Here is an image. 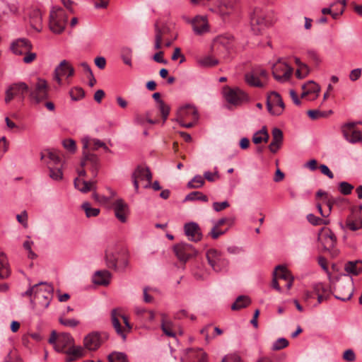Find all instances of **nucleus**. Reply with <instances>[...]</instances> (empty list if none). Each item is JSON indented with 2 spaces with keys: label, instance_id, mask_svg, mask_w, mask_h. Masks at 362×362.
Here are the masks:
<instances>
[{
  "label": "nucleus",
  "instance_id": "a878e982",
  "mask_svg": "<svg viewBox=\"0 0 362 362\" xmlns=\"http://www.w3.org/2000/svg\"><path fill=\"white\" fill-rule=\"evenodd\" d=\"M194 32L197 35H202L209 31V25L206 18L196 16L192 21Z\"/></svg>",
  "mask_w": 362,
  "mask_h": 362
},
{
  "label": "nucleus",
  "instance_id": "0e129e2a",
  "mask_svg": "<svg viewBox=\"0 0 362 362\" xmlns=\"http://www.w3.org/2000/svg\"><path fill=\"white\" fill-rule=\"evenodd\" d=\"M230 206L228 202L224 201L222 202H214L213 203V209L214 211L219 212L225 209L228 208Z\"/></svg>",
  "mask_w": 362,
  "mask_h": 362
},
{
  "label": "nucleus",
  "instance_id": "20e7f679",
  "mask_svg": "<svg viewBox=\"0 0 362 362\" xmlns=\"http://www.w3.org/2000/svg\"><path fill=\"white\" fill-rule=\"evenodd\" d=\"M48 84L47 81L41 78H37L36 83L32 88L29 89V96L30 100L36 104L48 98Z\"/></svg>",
  "mask_w": 362,
  "mask_h": 362
},
{
  "label": "nucleus",
  "instance_id": "dca6fc26",
  "mask_svg": "<svg viewBox=\"0 0 362 362\" xmlns=\"http://www.w3.org/2000/svg\"><path fill=\"white\" fill-rule=\"evenodd\" d=\"M74 74V69L66 60H62L60 64L55 68L54 78L59 85L62 84L61 76L66 77L72 76Z\"/></svg>",
  "mask_w": 362,
  "mask_h": 362
},
{
  "label": "nucleus",
  "instance_id": "b1692460",
  "mask_svg": "<svg viewBox=\"0 0 362 362\" xmlns=\"http://www.w3.org/2000/svg\"><path fill=\"white\" fill-rule=\"evenodd\" d=\"M272 141L269 145V151L275 153L281 148L283 142V132L279 128H274L272 129Z\"/></svg>",
  "mask_w": 362,
  "mask_h": 362
},
{
  "label": "nucleus",
  "instance_id": "8fccbe9b",
  "mask_svg": "<svg viewBox=\"0 0 362 362\" xmlns=\"http://www.w3.org/2000/svg\"><path fill=\"white\" fill-rule=\"evenodd\" d=\"M69 95L72 100L77 101L85 96V92L81 87H74L70 90Z\"/></svg>",
  "mask_w": 362,
  "mask_h": 362
},
{
  "label": "nucleus",
  "instance_id": "ddd939ff",
  "mask_svg": "<svg viewBox=\"0 0 362 362\" xmlns=\"http://www.w3.org/2000/svg\"><path fill=\"white\" fill-rule=\"evenodd\" d=\"M293 71V68L286 63L278 62L273 66L272 74L276 81L284 82L291 78Z\"/></svg>",
  "mask_w": 362,
  "mask_h": 362
},
{
  "label": "nucleus",
  "instance_id": "680f3d73",
  "mask_svg": "<svg viewBox=\"0 0 362 362\" xmlns=\"http://www.w3.org/2000/svg\"><path fill=\"white\" fill-rule=\"evenodd\" d=\"M342 358L347 362H354L356 358V354L352 349L346 350L343 354Z\"/></svg>",
  "mask_w": 362,
  "mask_h": 362
},
{
  "label": "nucleus",
  "instance_id": "58836bf2",
  "mask_svg": "<svg viewBox=\"0 0 362 362\" xmlns=\"http://www.w3.org/2000/svg\"><path fill=\"white\" fill-rule=\"evenodd\" d=\"M251 300L247 296H239L231 305L233 310H239L250 305Z\"/></svg>",
  "mask_w": 362,
  "mask_h": 362
},
{
  "label": "nucleus",
  "instance_id": "a19ab883",
  "mask_svg": "<svg viewBox=\"0 0 362 362\" xmlns=\"http://www.w3.org/2000/svg\"><path fill=\"white\" fill-rule=\"evenodd\" d=\"M48 168L49 170V177L56 181H59L63 178V173L62 165L53 166L51 163H48Z\"/></svg>",
  "mask_w": 362,
  "mask_h": 362
},
{
  "label": "nucleus",
  "instance_id": "a211bd4d",
  "mask_svg": "<svg viewBox=\"0 0 362 362\" xmlns=\"http://www.w3.org/2000/svg\"><path fill=\"white\" fill-rule=\"evenodd\" d=\"M185 233L188 239L193 242H198L202 238L201 228L195 222H190L185 224Z\"/></svg>",
  "mask_w": 362,
  "mask_h": 362
},
{
  "label": "nucleus",
  "instance_id": "5701e85b",
  "mask_svg": "<svg viewBox=\"0 0 362 362\" xmlns=\"http://www.w3.org/2000/svg\"><path fill=\"white\" fill-rule=\"evenodd\" d=\"M116 218L122 223L127 221L128 206L122 199H117L113 204Z\"/></svg>",
  "mask_w": 362,
  "mask_h": 362
},
{
  "label": "nucleus",
  "instance_id": "2f4dec72",
  "mask_svg": "<svg viewBox=\"0 0 362 362\" xmlns=\"http://www.w3.org/2000/svg\"><path fill=\"white\" fill-rule=\"evenodd\" d=\"M66 354L67 355L66 361L71 362L76 360V358L82 356L84 353V349L82 346H74L71 345L66 351Z\"/></svg>",
  "mask_w": 362,
  "mask_h": 362
},
{
  "label": "nucleus",
  "instance_id": "e2e57ef3",
  "mask_svg": "<svg viewBox=\"0 0 362 362\" xmlns=\"http://www.w3.org/2000/svg\"><path fill=\"white\" fill-rule=\"evenodd\" d=\"M59 322L64 326L70 327H75L79 324V322L75 319H66L63 317L59 318Z\"/></svg>",
  "mask_w": 362,
  "mask_h": 362
},
{
  "label": "nucleus",
  "instance_id": "79ce46f5",
  "mask_svg": "<svg viewBox=\"0 0 362 362\" xmlns=\"http://www.w3.org/2000/svg\"><path fill=\"white\" fill-rule=\"evenodd\" d=\"M245 80L248 84L255 87H262L263 84L259 81L258 73L252 71L245 74Z\"/></svg>",
  "mask_w": 362,
  "mask_h": 362
},
{
  "label": "nucleus",
  "instance_id": "1a4fd4ad",
  "mask_svg": "<svg viewBox=\"0 0 362 362\" xmlns=\"http://www.w3.org/2000/svg\"><path fill=\"white\" fill-rule=\"evenodd\" d=\"M267 107L268 112L272 115L279 116L282 114L285 105L281 95L277 92L272 91L268 95Z\"/></svg>",
  "mask_w": 362,
  "mask_h": 362
},
{
  "label": "nucleus",
  "instance_id": "9d476101",
  "mask_svg": "<svg viewBox=\"0 0 362 362\" xmlns=\"http://www.w3.org/2000/svg\"><path fill=\"white\" fill-rule=\"evenodd\" d=\"M29 91V86L24 82L14 83L6 89L5 103H10L14 97L19 96L23 101L25 99L24 93Z\"/></svg>",
  "mask_w": 362,
  "mask_h": 362
},
{
  "label": "nucleus",
  "instance_id": "774afa93",
  "mask_svg": "<svg viewBox=\"0 0 362 362\" xmlns=\"http://www.w3.org/2000/svg\"><path fill=\"white\" fill-rule=\"evenodd\" d=\"M221 362H242L241 358L237 354H229L226 356Z\"/></svg>",
  "mask_w": 362,
  "mask_h": 362
},
{
  "label": "nucleus",
  "instance_id": "3c124183",
  "mask_svg": "<svg viewBox=\"0 0 362 362\" xmlns=\"http://www.w3.org/2000/svg\"><path fill=\"white\" fill-rule=\"evenodd\" d=\"M132 50L129 47H123L121 51V57L122 59L123 62L132 66Z\"/></svg>",
  "mask_w": 362,
  "mask_h": 362
},
{
  "label": "nucleus",
  "instance_id": "bf43d9fd",
  "mask_svg": "<svg viewBox=\"0 0 362 362\" xmlns=\"http://www.w3.org/2000/svg\"><path fill=\"white\" fill-rule=\"evenodd\" d=\"M33 245V242L30 240L25 241L23 245L24 249L28 251V257L32 259L37 257V255L32 250Z\"/></svg>",
  "mask_w": 362,
  "mask_h": 362
},
{
  "label": "nucleus",
  "instance_id": "7ed1b4c3",
  "mask_svg": "<svg viewBox=\"0 0 362 362\" xmlns=\"http://www.w3.org/2000/svg\"><path fill=\"white\" fill-rule=\"evenodd\" d=\"M111 320L117 334L121 336L123 340H125L126 333L129 332L132 328L127 317L120 315L117 313V309H113L111 312Z\"/></svg>",
  "mask_w": 362,
  "mask_h": 362
},
{
  "label": "nucleus",
  "instance_id": "a18cd8bd",
  "mask_svg": "<svg viewBox=\"0 0 362 362\" xmlns=\"http://www.w3.org/2000/svg\"><path fill=\"white\" fill-rule=\"evenodd\" d=\"M81 208L84 210L86 216L88 218L95 217L100 214V209L91 207L89 202L83 203Z\"/></svg>",
  "mask_w": 362,
  "mask_h": 362
},
{
  "label": "nucleus",
  "instance_id": "f704fd0d",
  "mask_svg": "<svg viewBox=\"0 0 362 362\" xmlns=\"http://www.w3.org/2000/svg\"><path fill=\"white\" fill-rule=\"evenodd\" d=\"M302 89L303 93L301 94V98H304L310 93H315L316 95L315 98H317L318 93L320 91V86L313 81H310L308 83L303 84L302 86Z\"/></svg>",
  "mask_w": 362,
  "mask_h": 362
},
{
  "label": "nucleus",
  "instance_id": "69168bd1",
  "mask_svg": "<svg viewBox=\"0 0 362 362\" xmlns=\"http://www.w3.org/2000/svg\"><path fill=\"white\" fill-rule=\"evenodd\" d=\"M228 229H226L225 230H221L219 229L218 227H216L215 225L211 228V230L209 233V235L211 236L213 239H217L219 236L225 234Z\"/></svg>",
  "mask_w": 362,
  "mask_h": 362
},
{
  "label": "nucleus",
  "instance_id": "4468645a",
  "mask_svg": "<svg viewBox=\"0 0 362 362\" xmlns=\"http://www.w3.org/2000/svg\"><path fill=\"white\" fill-rule=\"evenodd\" d=\"M356 122H348L341 126V132L344 137L352 144L362 140V133L356 129Z\"/></svg>",
  "mask_w": 362,
  "mask_h": 362
},
{
  "label": "nucleus",
  "instance_id": "c756f323",
  "mask_svg": "<svg viewBox=\"0 0 362 362\" xmlns=\"http://www.w3.org/2000/svg\"><path fill=\"white\" fill-rule=\"evenodd\" d=\"M178 117L180 119L189 117L194 121L198 119L197 111L194 107L191 105H187L185 107L180 108L178 111Z\"/></svg>",
  "mask_w": 362,
  "mask_h": 362
},
{
  "label": "nucleus",
  "instance_id": "393cba45",
  "mask_svg": "<svg viewBox=\"0 0 362 362\" xmlns=\"http://www.w3.org/2000/svg\"><path fill=\"white\" fill-rule=\"evenodd\" d=\"M94 179L95 178H93L91 180L86 181L76 177L74 181V187L83 193H86L91 190L94 191L96 189V180Z\"/></svg>",
  "mask_w": 362,
  "mask_h": 362
},
{
  "label": "nucleus",
  "instance_id": "f8f14e48",
  "mask_svg": "<svg viewBox=\"0 0 362 362\" xmlns=\"http://www.w3.org/2000/svg\"><path fill=\"white\" fill-rule=\"evenodd\" d=\"M88 166L93 178H95L100 168V160L97 155L89 151H83V157L81 161V167Z\"/></svg>",
  "mask_w": 362,
  "mask_h": 362
},
{
  "label": "nucleus",
  "instance_id": "39448f33",
  "mask_svg": "<svg viewBox=\"0 0 362 362\" xmlns=\"http://www.w3.org/2000/svg\"><path fill=\"white\" fill-rule=\"evenodd\" d=\"M48 341L54 345V348L57 352L65 353L66 349H69L73 345L74 339L69 333L57 334L55 331H52Z\"/></svg>",
  "mask_w": 362,
  "mask_h": 362
},
{
  "label": "nucleus",
  "instance_id": "412c9836",
  "mask_svg": "<svg viewBox=\"0 0 362 362\" xmlns=\"http://www.w3.org/2000/svg\"><path fill=\"white\" fill-rule=\"evenodd\" d=\"M32 48L30 42L25 38H20L14 41L11 45V51L17 55H23L28 52Z\"/></svg>",
  "mask_w": 362,
  "mask_h": 362
},
{
  "label": "nucleus",
  "instance_id": "c9c22d12",
  "mask_svg": "<svg viewBox=\"0 0 362 362\" xmlns=\"http://www.w3.org/2000/svg\"><path fill=\"white\" fill-rule=\"evenodd\" d=\"M192 274L194 279L198 281H204L209 276V272L202 263H197L194 266Z\"/></svg>",
  "mask_w": 362,
  "mask_h": 362
},
{
  "label": "nucleus",
  "instance_id": "338daca9",
  "mask_svg": "<svg viewBox=\"0 0 362 362\" xmlns=\"http://www.w3.org/2000/svg\"><path fill=\"white\" fill-rule=\"evenodd\" d=\"M148 291H153L152 287L146 286L144 288V300L146 303H151L153 302V298L148 294Z\"/></svg>",
  "mask_w": 362,
  "mask_h": 362
},
{
  "label": "nucleus",
  "instance_id": "423d86ee",
  "mask_svg": "<svg viewBox=\"0 0 362 362\" xmlns=\"http://www.w3.org/2000/svg\"><path fill=\"white\" fill-rule=\"evenodd\" d=\"M206 257L209 264L216 272L223 271L228 264V261L226 258L216 250H209L206 253Z\"/></svg>",
  "mask_w": 362,
  "mask_h": 362
},
{
  "label": "nucleus",
  "instance_id": "864d4df0",
  "mask_svg": "<svg viewBox=\"0 0 362 362\" xmlns=\"http://www.w3.org/2000/svg\"><path fill=\"white\" fill-rule=\"evenodd\" d=\"M308 221L313 226L327 225L329 223L328 221L323 220L313 214H310L307 216Z\"/></svg>",
  "mask_w": 362,
  "mask_h": 362
},
{
  "label": "nucleus",
  "instance_id": "603ef678",
  "mask_svg": "<svg viewBox=\"0 0 362 362\" xmlns=\"http://www.w3.org/2000/svg\"><path fill=\"white\" fill-rule=\"evenodd\" d=\"M129 266V259L125 253L121 252L120 257L117 263V269L116 271L123 272Z\"/></svg>",
  "mask_w": 362,
  "mask_h": 362
},
{
  "label": "nucleus",
  "instance_id": "c03bdc74",
  "mask_svg": "<svg viewBox=\"0 0 362 362\" xmlns=\"http://www.w3.org/2000/svg\"><path fill=\"white\" fill-rule=\"evenodd\" d=\"M199 200L204 202H207L209 199L207 196L204 194L202 192L199 191H194L188 194L185 199V201H194Z\"/></svg>",
  "mask_w": 362,
  "mask_h": 362
},
{
  "label": "nucleus",
  "instance_id": "2eb2a0df",
  "mask_svg": "<svg viewBox=\"0 0 362 362\" xmlns=\"http://www.w3.org/2000/svg\"><path fill=\"white\" fill-rule=\"evenodd\" d=\"M174 252L178 259L184 264L197 254V251L192 245L184 243L175 245Z\"/></svg>",
  "mask_w": 362,
  "mask_h": 362
},
{
  "label": "nucleus",
  "instance_id": "052dcab7",
  "mask_svg": "<svg viewBox=\"0 0 362 362\" xmlns=\"http://www.w3.org/2000/svg\"><path fill=\"white\" fill-rule=\"evenodd\" d=\"M63 146L71 153H74L76 149L75 141L71 139H65L62 142Z\"/></svg>",
  "mask_w": 362,
  "mask_h": 362
},
{
  "label": "nucleus",
  "instance_id": "de8ad7c7",
  "mask_svg": "<svg viewBox=\"0 0 362 362\" xmlns=\"http://www.w3.org/2000/svg\"><path fill=\"white\" fill-rule=\"evenodd\" d=\"M218 62L217 59L213 58L211 56H206L198 60L199 66L203 67H211L218 64Z\"/></svg>",
  "mask_w": 362,
  "mask_h": 362
},
{
  "label": "nucleus",
  "instance_id": "37998d69",
  "mask_svg": "<svg viewBox=\"0 0 362 362\" xmlns=\"http://www.w3.org/2000/svg\"><path fill=\"white\" fill-rule=\"evenodd\" d=\"M344 228L351 231H356L360 228H362V220H354L349 217L346 221V223Z\"/></svg>",
  "mask_w": 362,
  "mask_h": 362
},
{
  "label": "nucleus",
  "instance_id": "f3484780",
  "mask_svg": "<svg viewBox=\"0 0 362 362\" xmlns=\"http://www.w3.org/2000/svg\"><path fill=\"white\" fill-rule=\"evenodd\" d=\"M224 94L226 100L234 105H239L247 99V95L239 88H228Z\"/></svg>",
  "mask_w": 362,
  "mask_h": 362
},
{
  "label": "nucleus",
  "instance_id": "09e8293b",
  "mask_svg": "<svg viewBox=\"0 0 362 362\" xmlns=\"http://www.w3.org/2000/svg\"><path fill=\"white\" fill-rule=\"evenodd\" d=\"M204 178L199 175H195L191 181L187 183V187L189 189H197L202 187L204 185Z\"/></svg>",
  "mask_w": 362,
  "mask_h": 362
},
{
  "label": "nucleus",
  "instance_id": "4d7b16f0",
  "mask_svg": "<svg viewBox=\"0 0 362 362\" xmlns=\"http://www.w3.org/2000/svg\"><path fill=\"white\" fill-rule=\"evenodd\" d=\"M308 115L312 119H317L321 117H325L327 116L326 112H322L318 110H310L308 111Z\"/></svg>",
  "mask_w": 362,
  "mask_h": 362
},
{
  "label": "nucleus",
  "instance_id": "7c9ffc66",
  "mask_svg": "<svg viewBox=\"0 0 362 362\" xmlns=\"http://www.w3.org/2000/svg\"><path fill=\"white\" fill-rule=\"evenodd\" d=\"M170 25L163 21H157L155 23V37H159L161 40H165L167 35L170 33Z\"/></svg>",
  "mask_w": 362,
  "mask_h": 362
},
{
  "label": "nucleus",
  "instance_id": "e433bc0d",
  "mask_svg": "<svg viewBox=\"0 0 362 362\" xmlns=\"http://www.w3.org/2000/svg\"><path fill=\"white\" fill-rule=\"evenodd\" d=\"M11 274L8 262L4 253L0 252V279L8 278Z\"/></svg>",
  "mask_w": 362,
  "mask_h": 362
},
{
  "label": "nucleus",
  "instance_id": "aec40b11",
  "mask_svg": "<svg viewBox=\"0 0 362 362\" xmlns=\"http://www.w3.org/2000/svg\"><path fill=\"white\" fill-rule=\"evenodd\" d=\"M102 344V339L100 333L93 332L88 334L83 339V345L89 351L97 350Z\"/></svg>",
  "mask_w": 362,
  "mask_h": 362
},
{
  "label": "nucleus",
  "instance_id": "5fc2aeb1",
  "mask_svg": "<svg viewBox=\"0 0 362 362\" xmlns=\"http://www.w3.org/2000/svg\"><path fill=\"white\" fill-rule=\"evenodd\" d=\"M354 186L347 182H341L339 185V190L344 195H349L351 193Z\"/></svg>",
  "mask_w": 362,
  "mask_h": 362
},
{
  "label": "nucleus",
  "instance_id": "cd10ccee",
  "mask_svg": "<svg viewBox=\"0 0 362 362\" xmlns=\"http://www.w3.org/2000/svg\"><path fill=\"white\" fill-rule=\"evenodd\" d=\"M111 274L107 270L98 271L95 273L93 282L97 285L107 286L110 284Z\"/></svg>",
  "mask_w": 362,
  "mask_h": 362
},
{
  "label": "nucleus",
  "instance_id": "ea45409f",
  "mask_svg": "<svg viewBox=\"0 0 362 362\" xmlns=\"http://www.w3.org/2000/svg\"><path fill=\"white\" fill-rule=\"evenodd\" d=\"M273 276H276L278 279H284L285 281H288L293 277L289 271L282 265H278L276 267Z\"/></svg>",
  "mask_w": 362,
  "mask_h": 362
},
{
  "label": "nucleus",
  "instance_id": "13d9d810",
  "mask_svg": "<svg viewBox=\"0 0 362 362\" xmlns=\"http://www.w3.org/2000/svg\"><path fill=\"white\" fill-rule=\"evenodd\" d=\"M47 157L49 159V162L48 163H51L52 165H59L60 163V158L57 155V152L55 151H48L47 152Z\"/></svg>",
  "mask_w": 362,
  "mask_h": 362
},
{
  "label": "nucleus",
  "instance_id": "6ab92c4d",
  "mask_svg": "<svg viewBox=\"0 0 362 362\" xmlns=\"http://www.w3.org/2000/svg\"><path fill=\"white\" fill-rule=\"evenodd\" d=\"M354 293L353 284L347 282L346 284H341L336 290L334 297L342 301H346L352 297Z\"/></svg>",
  "mask_w": 362,
  "mask_h": 362
},
{
  "label": "nucleus",
  "instance_id": "f03ea898",
  "mask_svg": "<svg viewBox=\"0 0 362 362\" xmlns=\"http://www.w3.org/2000/svg\"><path fill=\"white\" fill-rule=\"evenodd\" d=\"M68 17L63 8L60 7H53L49 14V28L56 33L60 34L65 28Z\"/></svg>",
  "mask_w": 362,
  "mask_h": 362
},
{
  "label": "nucleus",
  "instance_id": "bb28decb",
  "mask_svg": "<svg viewBox=\"0 0 362 362\" xmlns=\"http://www.w3.org/2000/svg\"><path fill=\"white\" fill-rule=\"evenodd\" d=\"M161 317L160 327L163 333L169 337H175L176 334L174 330V323L170 320L168 319L165 314H161Z\"/></svg>",
  "mask_w": 362,
  "mask_h": 362
},
{
  "label": "nucleus",
  "instance_id": "0eeeda50",
  "mask_svg": "<svg viewBox=\"0 0 362 362\" xmlns=\"http://www.w3.org/2000/svg\"><path fill=\"white\" fill-rule=\"evenodd\" d=\"M132 179L135 191L137 192L139 187V182H145L144 185V187L145 188H148L151 186L152 174L148 167L139 165L133 172Z\"/></svg>",
  "mask_w": 362,
  "mask_h": 362
},
{
  "label": "nucleus",
  "instance_id": "473e14b6",
  "mask_svg": "<svg viewBox=\"0 0 362 362\" xmlns=\"http://www.w3.org/2000/svg\"><path fill=\"white\" fill-rule=\"evenodd\" d=\"M120 252H112L107 251L105 255V261L107 267L113 269L114 270L117 269V263L120 257Z\"/></svg>",
  "mask_w": 362,
  "mask_h": 362
},
{
  "label": "nucleus",
  "instance_id": "9b49d317",
  "mask_svg": "<svg viewBox=\"0 0 362 362\" xmlns=\"http://www.w3.org/2000/svg\"><path fill=\"white\" fill-rule=\"evenodd\" d=\"M264 12L259 8H256L250 18V25L252 32L258 35L267 26Z\"/></svg>",
  "mask_w": 362,
  "mask_h": 362
},
{
  "label": "nucleus",
  "instance_id": "f257e3e1",
  "mask_svg": "<svg viewBox=\"0 0 362 362\" xmlns=\"http://www.w3.org/2000/svg\"><path fill=\"white\" fill-rule=\"evenodd\" d=\"M54 288L46 282H40L31 286L22 295L28 296L33 308L46 309L53 297Z\"/></svg>",
  "mask_w": 362,
  "mask_h": 362
},
{
  "label": "nucleus",
  "instance_id": "49530a36",
  "mask_svg": "<svg viewBox=\"0 0 362 362\" xmlns=\"http://www.w3.org/2000/svg\"><path fill=\"white\" fill-rule=\"evenodd\" d=\"M109 362H128L127 356L124 353L114 351L109 354Z\"/></svg>",
  "mask_w": 362,
  "mask_h": 362
},
{
  "label": "nucleus",
  "instance_id": "c85d7f7f",
  "mask_svg": "<svg viewBox=\"0 0 362 362\" xmlns=\"http://www.w3.org/2000/svg\"><path fill=\"white\" fill-rule=\"evenodd\" d=\"M152 97L158 103L157 107L160 112L164 123L168 117L170 112V107L163 100L160 99V93H154Z\"/></svg>",
  "mask_w": 362,
  "mask_h": 362
},
{
  "label": "nucleus",
  "instance_id": "72a5a7b5",
  "mask_svg": "<svg viewBox=\"0 0 362 362\" xmlns=\"http://www.w3.org/2000/svg\"><path fill=\"white\" fill-rule=\"evenodd\" d=\"M83 151H88L87 149L90 147L93 151H96L99 148L105 146V143L97 139L84 138L82 139Z\"/></svg>",
  "mask_w": 362,
  "mask_h": 362
},
{
  "label": "nucleus",
  "instance_id": "6e6d98bb",
  "mask_svg": "<svg viewBox=\"0 0 362 362\" xmlns=\"http://www.w3.org/2000/svg\"><path fill=\"white\" fill-rule=\"evenodd\" d=\"M288 345V341L285 338L278 339L272 345V350L278 351L286 348Z\"/></svg>",
  "mask_w": 362,
  "mask_h": 362
},
{
  "label": "nucleus",
  "instance_id": "6e6552de",
  "mask_svg": "<svg viewBox=\"0 0 362 362\" xmlns=\"http://www.w3.org/2000/svg\"><path fill=\"white\" fill-rule=\"evenodd\" d=\"M318 240L322 244L325 250L329 251L332 256L337 255L338 250L334 248L337 238L330 229L322 228L319 233Z\"/></svg>",
  "mask_w": 362,
  "mask_h": 362
},
{
  "label": "nucleus",
  "instance_id": "4c0bfd02",
  "mask_svg": "<svg viewBox=\"0 0 362 362\" xmlns=\"http://www.w3.org/2000/svg\"><path fill=\"white\" fill-rule=\"evenodd\" d=\"M344 269L347 273L357 276L362 272V262H348L344 266Z\"/></svg>",
  "mask_w": 362,
  "mask_h": 362
},
{
  "label": "nucleus",
  "instance_id": "4be33fe9",
  "mask_svg": "<svg viewBox=\"0 0 362 362\" xmlns=\"http://www.w3.org/2000/svg\"><path fill=\"white\" fill-rule=\"evenodd\" d=\"M185 360L189 362H206V354L201 349H187L185 350Z\"/></svg>",
  "mask_w": 362,
  "mask_h": 362
}]
</instances>
